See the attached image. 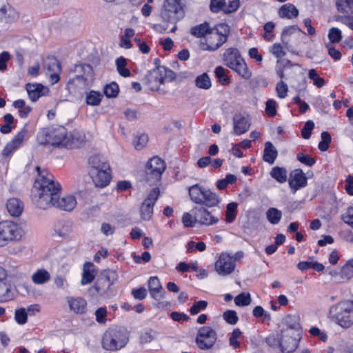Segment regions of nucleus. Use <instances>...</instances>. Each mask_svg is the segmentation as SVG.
Segmentation results:
<instances>
[{
    "mask_svg": "<svg viewBox=\"0 0 353 353\" xmlns=\"http://www.w3.org/2000/svg\"><path fill=\"white\" fill-rule=\"evenodd\" d=\"M37 139L41 144L50 143L53 146L72 148L73 141H71L70 132L63 126L56 127L49 132L46 130L40 132Z\"/></svg>",
    "mask_w": 353,
    "mask_h": 353,
    "instance_id": "2",
    "label": "nucleus"
},
{
    "mask_svg": "<svg viewBox=\"0 0 353 353\" xmlns=\"http://www.w3.org/2000/svg\"><path fill=\"white\" fill-rule=\"evenodd\" d=\"M278 156V151L270 141L265 143L263 159L264 161L273 164Z\"/></svg>",
    "mask_w": 353,
    "mask_h": 353,
    "instance_id": "35",
    "label": "nucleus"
},
{
    "mask_svg": "<svg viewBox=\"0 0 353 353\" xmlns=\"http://www.w3.org/2000/svg\"><path fill=\"white\" fill-rule=\"evenodd\" d=\"M235 259L227 253H221L214 264V270L220 276L232 274L235 269Z\"/></svg>",
    "mask_w": 353,
    "mask_h": 353,
    "instance_id": "12",
    "label": "nucleus"
},
{
    "mask_svg": "<svg viewBox=\"0 0 353 353\" xmlns=\"http://www.w3.org/2000/svg\"><path fill=\"white\" fill-rule=\"evenodd\" d=\"M236 305L243 307L248 306L251 303V296L250 293L242 292L234 298Z\"/></svg>",
    "mask_w": 353,
    "mask_h": 353,
    "instance_id": "52",
    "label": "nucleus"
},
{
    "mask_svg": "<svg viewBox=\"0 0 353 353\" xmlns=\"http://www.w3.org/2000/svg\"><path fill=\"white\" fill-rule=\"evenodd\" d=\"M236 181V176L232 174H228L224 179H221L217 181L216 187L219 190H224L228 185L234 183Z\"/></svg>",
    "mask_w": 353,
    "mask_h": 353,
    "instance_id": "51",
    "label": "nucleus"
},
{
    "mask_svg": "<svg viewBox=\"0 0 353 353\" xmlns=\"http://www.w3.org/2000/svg\"><path fill=\"white\" fill-rule=\"evenodd\" d=\"M164 8L170 14H177L182 12V5L180 0H165Z\"/></svg>",
    "mask_w": 353,
    "mask_h": 353,
    "instance_id": "41",
    "label": "nucleus"
},
{
    "mask_svg": "<svg viewBox=\"0 0 353 353\" xmlns=\"http://www.w3.org/2000/svg\"><path fill=\"white\" fill-rule=\"evenodd\" d=\"M12 106L18 110L19 115L21 118H26L32 111V108L26 104L23 99H18L12 103Z\"/></svg>",
    "mask_w": 353,
    "mask_h": 353,
    "instance_id": "39",
    "label": "nucleus"
},
{
    "mask_svg": "<svg viewBox=\"0 0 353 353\" xmlns=\"http://www.w3.org/2000/svg\"><path fill=\"white\" fill-rule=\"evenodd\" d=\"M69 310L76 314H85L88 310L87 301L81 296H68L65 298Z\"/></svg>",
    "mask_w": 353,
    "mask_h": 353,
    "instance_id": "15",
    "label": "nucleus"
},
{
    "mask_svg": "<svg viewBox=\"0 0 353 353\" xmlns=\"http://www.w3.org/2000/svg\"><path fill=\"white\" fill-rule=\"evenodd\" d=\"M195 85L200 89L208 90L212 87L211 79L208 73L198 75L194 80Z\"/></svg>",
    "mask_w": 353,
    "mask_h": 353,
    "instance_id": "42",
    "label": "nucleus"
},
{
    "mask_svg": "<svg viewBox=\"0 0 353 353\" xmlns=\"http://www.w3.org/2000/svg\"><path fill=\"white\" fill-rule=\"evenodd\" d=\"M203 194V201L201 204H203L208 207H214L219 203L218 196L210 190L205 189Z\"/></svg>",
    "mask_w": 353,
    "mask_h": 353,
    "instance_id": "43",
    "label": "nucleus"
},
{
    "mask_svg": "<svg viewBox=\"0 0 353 353\" xmlns=\"http://www.w3.org/2000/svg\"><path fill=\"white\" fill-rule=\"evenodd\" d=\"M54 283L57 288L61 289L63 290H67L70 285L68 282L66 276L64 275H57L54 279Z\"/></svg>",
    "mask_w": 353,
    "mask_h": 353,
    "instance_id": "60",
    "label": "nucleus"
},
{
    "mask_svg": "<svg viewBox=\"0 0 353 353\" xmlns=\"http://www.w3.org/2000/svg\"><path fill=\"white\" fill-rule=\"evenodd\" d=\"M353 276V259L350 260L341 269V277L350 279Z\"/></svg>",
    "mask_w": 353,
    "mask_h": 353,
    "instance_id": "62",
    "label": "nucleus"
},
{
    "mask_svg": "<svg viewBox=\"0 0 353 353\" xmlns=\"http://www.w3.org/2000/svg\"><path fill=\"white\" fill-rule=\"evenodd\" d=\"M230 68L246 80L250 79L252 77V72L248 69L243 59H239L238 62H235Z\"/></svg>",
    "mask_w": 353,
    "mask_h": 353,
    "instance_id": "33",
    "label": "nucleus"
},
{
    "mask_svg": "<svg viewBox=\"0 0 353 353\" xmlns=\"http://www.w3.org/2000/svg\"><path fill=\"white\" fill-rule=\"evenodd\" d=\"M94 183L99 188H104L110 181L111 176L109 169H101L98 171L92 172L90 174Z\"/></svg>",
    "mask_w": 353,
    "mask_h": 353,
    "instance_id": "20",
    "label": "nucleus"
},
{
    "mask_svg": "<svg viewBox=\"0 0 353 353\" xmlns=\"http://www.w3.org/2000/svg\"><path fill=\"white\" fill-rule=\"evenodd\" d=\"M290 327L281 330L277 335V341L281 351L283 353H292L294 352L301 339L299 332V323L295 321Z\"/></svg>",
    "mask_w": 353,
    "mask_h": 353,
    "instance_id": "4",
    "label": "nucleus"
},
{
    "mask_svg": "<svg viewBox=\"0 0 353 353\" xmlns=\"http://www.w3.org/2000/svg\"><path fill=\"white\" fill-rule=\"evenodd\" d=\"M35 170L37 176L32 191V201L40 209H49L53 199L60 194L61 186L48 170L40 166H36Z\"/></svg>",
    "mask_w": 353,
    "mask_h": 353,
    "instance_id": "1",
    "label": "nucleus"
},
{
    "mask_svg": "<svg viewBox=\"0 0 353 353\" xmlns=\"http://www.w3.org/2000/svg\"><path fill=\"white\" fill-rule=\"evenodd\" d=\"M308 77L313 81V84L317 88H322L325 84V80L319 77L314 69H311L308 71Z\"/></svg>",
    "mask_w": 353,
    "mask_h": 353,
    "instance_id": "54",
    "label": "nucleus"
},
{
    "mask_svg": "<svg viewBox=\"0 0 353 353\" xmlns=\"http://www.w3.org/2000/svg\"><path fill=\"white\" fill-rule=\"evenodd\" d=\"M156 339V332L152 330H148L141 333L140 336V343L141 344L149 343Z\"/></svg>",
    "mask_w": 353,
    "mask_h": 353,
    "instance_id": "64",
    "label": "nucleus"
},
{
    "mask_svg": "<svg viewBox=\"0 0 353 353\" xmlns=\"http://www.w3.org/2000/svg\"><path fill=\"white\" fill-rule=\"evenodd\" d=\"M254 316L256 318H263L264 322L271 320V315L269 312L264 310L261 306H256L252 311Z\"/></svg>",
    "mask_w": 353,
    "mask_h": 353,
    "instance_id": "56",
    "label": "nucleus"
},
{
    "mask_svg": "<svg viewBox=\"0 0 353 353\" xmlns=\"http://www.w3.org/2000/svg\"><path fill=\"white\" fill-rule=\"evenodd\" d=\"M271 176L278 182L283 183L287 181V171L283 168L274 167L270 172Z\"/></svg>",
    "mask_w": 353,
    "mask_h": 353,
    "instance_id": "48",
    "label": "nucleus"
},
{
    "mask_svg": "<svg viewBox=\"0 0 353 353\" xmlns=\"http://www.w3.org/2000/svg\"><path fill=\"white\" fill-rule=\"evenodd\" d=\"M301 34L305 35V33L296 26L285 28L282 32L281 38L283 46L281 43H275L271 46L270 52L276 58L279 59H282L285 56L284 49H289L290 47L291 37Z\"/></svg>",
    "mask_w": 353,
    "mask_h": 353,
    "instance_id": "7",
    "label": "nucleus"
},
{
    "mask_svg": "<svg viewBox=\"0 0 353 353\" xmlns=\"http://www.w3.org/2000/svg\"><path fill=\"white\" fill-rule=\"evenodd\" d=\"M208 302L206 301H199L193 303L192 306L190 308V313L192 315H196L201 311H203L208 307Z\"/></svg>",
    "mask_w": 353,
    "mask_h": 353,
    "instance_id": "57",
    "label": "nucleus"
},
{
    "mask_svg": "<svg viewBox=\"0 0 353 353\" xmlns=\"http://www.w3.org/2000/svg\"><path fill=\"white\" fill-rule=\"evenodd\" d=\"M135 34V31L134 29L128 28L124 30V33L121 36V39L119 42V46L122 48L130 49L132 47V43L131 42V38L133 37Z\"/></svg>",
    "mask_w": 353,
    "mask_h": 353,
    "instance_id": "38",
    "label": "nucleus"
},
{
    "mask_svg": "<svg viewBox=\"0 0 353 353\" xmlns=\"http://www.w3.org/2000/svg\"><path fill=\"white\" fill-rule=\"evenodd\" d=\"M115 65L118 73L123 77H129L131 75L130 71L126 68L127 60L123 57H118L115 61Z\"/></svg>",
    "mask_w": 353,
    "mask_h": 353,
    "instance_id": "45",
    "label": "nucleus"
},
{
    "mask_svg": "<svg viewBox=\"0 0 353 353\" xmlns=\"http://www.w3.org/2000/svg\"><path fill=\"white\" fill-rule=\"evenodd\" d=\"M321 141L319 143V149L321 151H326L331 142V136L327 132H323L321 134Z\"/></svg>",
    "mask_w": 353,
    "mask_h": 353,
    "instance_id": "61",
    "label": "nucleus"
},
{
    "mask_svg": "<svg viewBox=\"0 0 353 353\" xmlns=\"http://www.w3.org/2000/svg\"><path fill=\"white\" fill-rule=\"evenodd\" d=\"M50 273L45 268L37 269L31 276V281L35 285H44L50 281Z\"/></svg>",
    "mask_w": 353,
    "mask_h": 353,
    "instance_id": "30",
    "label": "nucleus"
},
{
    "mask_svg": "<svg viewBox=\"0 0 353 353\" xmlns=\"http://www.w3.org/2000/svg\"><path fill=\"white\" fill-rule=\"evenodd\" d=\"M210 29L208 23H203L198 26H195L190 29V33L196 37H202L210 32Z\"/></svg>",
    "mask_w": 353,
    "mask_h": 353,
    "instance_id": "47",
    "label": "nucleus"
},
{
    "mask_svg": "<svg viewBox=\"0 0 353 353\" xmlns=\"http://www.w3.org/2000/svg\"><path fill=\"white\" fill-rule=\"evenodd\" d=\"M223 318L228 324L230 325H235L239 321V317L236 311L232 310L224 312L223 314Z\"/></svg>",
    "mask_w": 353,
    "mask_h": 353,
    "instance_id": "63",
    "label": "nucleus"
},
{
    "mask_svg": "<svg viewBox=\"0 0 353 353\" xmlns=\"http://www.w3.org/2000/svg\"><path fill=\"white\" fill-rule=\"evenodd\" d=\"M279 14L281 18H296L299 15V10L294 5L287 3L281 7Z\"/></svg>",
    "mask_w": 353,
    "mask_h": 353,
    "instance_id": "36",
    "label": "nucleus"
},
{
    "mask_svg": "<svg viewBox=\"0 0 353 353\" xmlns=\"http://www.w3.org/2000/svg\"><path fill=\"white\" fill-rule=\"evenodd\" d=\"M205 188L199 185H194L189 188L190 196L194 203L201 204L203 201L204 191Z\"/></svg>",
    "mask_w": 353,
    "mask_h": 353,
    "instance_id": "37",
    "label": "nucleus"
},
{
    "mask_svg": "<svg viewBox=\"0 0 353 353\" xmlns=\"http://www.w3.org/2000/svg\"><path fill=\"white\" fill-rule=\"evenodd\" d=\"M172 73L170 69L164 66H158L148 72L145 76V82L151 90H158L167 77Z\"/></svg>",
    "mask_w": 353,
    "mask_h": 353,
    "instance_id": "9",
    "label": "nucleus"
},
{
    "mask_svg": "<svg viewBox=\"0 0 353 353\" xmlns=\"http://www.w3.org/2000/svg\"><path fill=\"white\" fill-rule=\"evenodd\" d=\"M72 231V224L68 221H60L54 226L55 234L63 239L69 238Z\"/></svg>",
    "mask_w": 353,
    "mask_h": 353,
    "instance_id": "28",
    "label": "nucleus"
},
{
    "mask_svg": "<svg viewBox=\"0 0 353 353\" xmlns=\"http://www.w3.org/2000/svg\"><path fill=\"white\" fill-rule=\"evenodd\" d=\"M234 132L240 135L245 133L250 128V123L248 120L241 114H236L233 119Z\"/></svg>",
    "mask_w": 353,
    "mask_h": 353,
    "instance_id": "27",
    "label": "nucleus"
},
{
    "mask_svg": "<svg viewBox=\"0 0 353 353\" xmlns=\"http://www.w3.org/2000/svg\"><path fill=\"white\" fill-rule=\"evenodd\" d=\"M238 204L235 202L230 203L226 207L225 220L228 223L232 222L236 216Z\"/></svg>",
    "mask_w": 353,
    "mask_h": 353,
    "instance_id": "50",
    "label": "nucleus"
},
{
    "mask_svg": "<svg viewBox=\"0 0 353 353\" xmlns=\"http://www.w3.org/2000/svg\"><path fill=\"white\" fill-rule=\"evenodd\" d=\"M128 341V333L126 330L111 327L103 334L102 347L108 351H116L125 347Z\"/></svg>",
    "mask_w": 353,
    "mask_h": 353,
    "instance_id": "5",
    "label": "nucleus"
},
{
    "mask_svg": "<svg viewBox=\"0 0 353 353\" xmlns=\"http://www.w3.org/2000/svg\"><path fill=\"white\" fill-rule=\"evenodd\" d=\"M103 95L99 91L90 90L86 93L85 103L88 105L97 106L101 103Z\"/></svg>",
    "mask_w": 353,
    "mask_h": 353,
    "instance_id": "44",
    "label": "nucleus"
},
{
    "mask_svg": "<svg viewBox=\"0 0 353 353\" xmlns=\"http://www.w3.org/2000/svg\"><path fill=\"white\" fill-rule=\"evenodd\" d=\"M112 283L108 276L97 279L94 285L89 289L92 296H105L110 289Z\"/></svg>",
    "mask_w": 353,
    "mask_h": 353,
    "instance_id": "18",
    "label": "nucleus"
},
{
    "mask_svg": "<svg viewBox=\"0 0 353 353\" xmlns=\"http://www.w3.org/2000/svg\"><path fill=\"white\" fill-rule=\"evenodd\" d=\"M223 57L225 65L229 68L234 65L235 62H238L239 59H243L239 50L234 48L225 50L223 54Z\"/></svg>",
    "mask_w": 353,
    "mask_h": 353,
    "instance_id": "34",
    "label": "nucleus"
},
{
    "mask_svg": "<svg viewBox=\"0 0 353 353\" xmlns=\"http://www.w3.org/2000/svg\"><path fill=\"white\" fill-rule=\"evenodd\" d=\"M335 5L339 12L353 14V0H336Z\"/></svg>",
    "mask_w": 353,
    "mask_h": 353,
    "instance_id": "40",
    "label": "nucleus"
},
{
    "mask_svg": "<svg viewBox=\"0 0 353 353\" xmlns=\"http://www.w3.org/2000/svg\"><path fill=\"white\" fill-rule=\"evenodd\" d=\"M148 142V137L145 134L137 136L133 141L134 148L137 150H142Z\"/></svg>",
    "mask_w": 353,
    "mask_h": 353,
    "instance_id": "59",
    "label": "nucleus"
},
{
    "mask_svg": "<svg viewBox=\"0 0 353 353\" xmlns=\"http://www.w3.org/2000/svg\"><path fill=\"white\" fill-rule=\"evenodd\" d=\"M16 10L10 6H3L0 9V23H10L17 19Z\"/></svg>",
    "mask_w": 353,
    "mask_h": 353,
    "instance_id": "31",
    "label": "nucleus"
},
{
    "mask_svg": "<svg viewBox=\"0 0 353 353\" xmlns=\"http://www.w3.org/2000/svg\"><path fill=\"white\" fill-rule=\"evenodd\" d=\"M43 68L46 70V74L49 76L52 84L57 83L61 73V65L58 60L54 57H48L43 63Z\"/></svg>",
    "mask_w": 353,
    "mask_h": 353,
    "instance_id": "14",
    "label": "nucleus"
},
{
    "mask_svg": "<svg viewBox=\"0 0 353 353\" xmlns=\"http://www.w3.org/2000/svg\"><path fill=\"white\" fill-rule=\"evenodd\" d=\"M192 212L194 216L195 221H197L201 225H211L219 221L217 217L212 215L209 211L203 207L195 208Z\"/></svg>",
    "mask_w": 353,
    "mask_h": 353,
    "instance_id": "17",
    "label": "nucleus"
},
{
    "mask_svg": "<svg viewBox=\"0 0 353 353\" xmlns=\"http://www.w3.org/2000/svg\"><path fill=\"white\" fill-rule=\"evenodd\" d=\"M26 90L30 99L33 102L36 101L40 97L46 94L49 91L48 88L39 83L27 84Z\"/></svg>",
    "mask_w": 353,
    "mask_h": 353,
    "instance_id": "24",
    "label": "nucleus"
},
{
    "mask_svg": "<svg viewBox=\"0 0 353 353\" xmlns=\"http://www.w3.org/2000/svg\"><path fill=\"white\" fill-rule=\"evenodd\" d=\"M88 70V73L86 76L77 75L74 78L71 79L68 82V85H73L77 88L85 89L88 86L89 78L92 77V70L90 65H86Z\"/></svg>",
    "mask_w": 353,
    "mask_h": 353,
    "instance_id": "26",
    "label": "nucleus"
},
{
    "mask_svg": "<svg viewBox=\"0 0 353 353\" xmlns=\"http://www.w3.org/2000/svg\"><path fill=\"white\" fill-rule=\"evenodd\" d=\"M77 201L76 198L72 195H65L60 197L58 196L52 201V208H56L66 212L72 211L77 206Z\"/></svg>",
    "mask_w": 353,
    "mask_h": 353,
    "instance_id": "16",
    "label": "nucleus"
},
{
    "mask_svg": "<svg viewBox=\"0 0 353 353\" xmlns=\"http://www.w3.org/2000/svg\"><path fill=\"white\" fill-rule=\"evenodd\" d=\"M206 249V245L203 241L196 242L194 241H189L186 245V252L192 253L195 251L203 252Z\"/></svg>",
    "mask_w": 353,
    "mask_h": 353,
    "instance_id": "49",
    "label": "nucleus"
},
{
    "mask_svg": "<svg viewBox=\"0 0 353 353\" xmlns=\"http://www.w3.org/2000/svg\"><path fill=\"white\" fill-rule=\"evenodd\" d=\"M6 209L10 216L19 217L23 211L24 204L18 198H10L6 202Z\"/></svg>",
    "mask_w": 353,
    "mask_h": 353,
    "instance_id": "23",
    "label": "nucleus"
},
{
    "mask_svg": "<svg viewBox=\"0 0 353 353\" xmlns=\"http://www.w3.org/2000/svg\"><path fill=\"white\" fill-rule=\"evenodd\" d=\"M160 194L158 188H153L148 194L146 199L142 203L140 208L141 219L145 221L150 220L153 214V208Z\"/></svg>",
    "mask_w": 353,
    "mask_h": 353,
    "instance_id": "13",
    "label": "nucleus"
},
{
    "mask_svg": "<svg viewBox=\"0 0 353 353\" xmlns=\"http://www.w3.org/2000/svg\"><path fill=\"white\" fill-rule=\"evenodd\" d=\"M6 278H0V302L8 301L14 297L12 288L6 283Z\"/></svg>",
    "mask_w": 353,
    "mask_h": 353,
    "instance_id": "32",
    "label": "nucleus"
},
{
    "mask_svg": "<svg viewBox=\"0 0 353 353\" xmlns=\"http://www.w3.org/2000/svg\"><path fill=\"white\" fill-rule=\"evenodd\" d=\"M25 234L23 227L19 223L9 220L0 222V245L19 242Z\"/></svg>",
    "mask_w": 353,
    "mask_h": 353,
    "instance_id": "6",
    "label": "nucleus"
},
{
    "mask_svg": "<svg viewBox=\"0 0 353 353\" xmlns=\"http://www.w3.org/2000/svg\"><path fill=\"white\" fill-rule=\"evenodd\" d=\"M148 289L150 295L157 301L164 298L165 292L163 288L159 279L157 276H151L148 281Z\"/></svg>",
    "mask_w": 353,
    "mask_h": 353,
    "instance_id": "21",
    "label": "nucleus"
},
{
    "mask_svg": "<svg viewBox=\"0 0 353 353\" xmlns=\"http://www.w3.org/2000/svg\"><path fill=\"white\" fill-rule=\"evenodd\" d=\"M97 275L94 265L91 262H86L83 265L81 284L85 285L91 283Z\"/></svg>",
    "mask_w": 353,
    "mask_h": 353,
    "instance_id": "25",
    "label": "nucleus"
},
{
    "mask_svg": "<svg viewBox=\"0 0 353 353\" xmlns=\"http://www.w3.org/2000/svg\"><path fill=\"white\" fill-rule=\"evenodd\" d=\"M329 316L340 327L349 328L353 325V301L345 300L333 305Z\"/></svg>",
    "mask_w": 353,
    "mask_h": 353,
    "instance_id": "3",
    "label": "nucleus"
},
{
    "mask_svg": "<svg viewBox=\"0 0 353 353\" xmlns=\"http://www.w3.org/2000/svg\"><path fill=\"white\" fill-rule=\"evenodd\" d=\"M70 137L73 141L72 148L79 147L85 141V136L83 132L74 131L73 133L70 132Z\"/></svg>",
    "mask_w": 353,
    "mask_h": 353,
    "instance_id": "55",
    "label": "nucleus"
},
{
    "mask_svg": "<svg viewBox=\"0 0 353 353\" xmlns=\"http://www.w3.org/2000/svg\"><path fill=\"white\" fill-rule=\"evenodd\" d=\"M282 217V212L276 208H270L266 212V218L268 221L276 225L279 223Z\"/></svg>",
    "mask_w": 353,
    "mask_h": 353,
    "instance_id": "46",
    "label": "nucleus"
},
{
    "mask_svg": "<svg viewBox=\"0 0 353 353\" xmlns=\"http://www.w3.org/2000/svg\"><path fill=\"white\" fill-rule=\"evenodd\" d=\"M89 174L92 172L98 171L101 169H109L110 165L103 157L99 155H92L88 159Z\"/></svg>",
    "mask_w": 353,
    "mask_h": 353,
    "instance_id": "29",
    "label": "nucleus"
},
{
    "mask_svg": "<svg viewBox=\"0 0 353 353\" xmlns=\"http://www.w3.org/2000/svg\"><path fill=\"white\" fill-rule=\"evenodd\" d=\"M165 170L164 161L158 157L151 158L145 167L146 179L151 183L159 181Z\"/></svg>",
    "mask_w": 353,
    "mask_h": 353,
    "instance_id": "10",
    "label": "nucleus"
},
{
    "mask_svg": "<svg viewBox=\"0 0 353 353\" xmlns=\"http://www.w3.org/2000/svg\"><path fill=\"white\" fill-rule=\"evenodd\" d=\"M227 41V35L217 30H211L205 42L201 43V48L205 51H214Z\"/></svg>",
    "mask_w": 353,
    "mask_h": 353,
    "instance_id": "11",
    "label": "nucleus"
},
{
    "mask_svg": "<svg viewBox=\"0 0 353 353\" xmlns=\"http://www.w3.org/2000/svg\"><path fill=\"white\" fill-rule=\"evenodd\" d=\"M217 339L215 330L210 326H203L197 331L195 342L200 350H208L214 347Z\"/></svg>",
    "mask_w": 353,
    "mask_h": 353,
    "instance_id": "8",
    "label": "nucleus"
},
{
    "mask_svg": "<svg viewBox=\"0 0 353 353\" xmlns=\"http://www.w3.org/2000/svg\"><path fill=\"white\" fill-rule=\"evenodd\" d=\"M306 185L307 178L302 170L296 169L291 172L289 179V185L294 192L304 188Z\"/></svg>",
    "mask_w": 353,
    "mask_h": 353,
    "instance_id": "19",
    "label": "nucleus"
},
{
    "mask_svg": "<svg viewBox=\"0 0 353 353\" xmlns=\"http://www.w3.org/2000/svg\"><path fill=\"white\" fill-rule=\"evenodd\" d=\"M26 130L23 129L19 132L13 139L9 142L4 148L2 154L5 157L11 154L16 149H17L23 143L26 135Z\"/></svg>",
    "mask_w": 353,
    "mask_h": 353,
    "instance_id": "22",
    "label": "nucleus"
},
{
    "mask_svg": "<svg viewBox=\"0 0 353 353\" xmlns=\"http://www.w3.org/2000/svg\"><path fill=\"white\" fill-rule=\"evenodd\" d=\"M119 91V85L114 83L106 85L104 88V94L107 97H115L117 96Z\"/></svg>",
    "mask_w": 353,
    "mask_h": 353,
    "instance_id": "58",
    "label": "nucleus"
},
{
    "mask_svg": "<svg viewBox=\"0 0 353 353\" xmlns=\"http://www.w3.org/2000/svg\"><path fill=\"white\" fill-rule=\"evenodd\" d=\"M327 37L330 40L329 43H338L342 39V32L338 28H331L329 30Z\"/></svg>",
    "mask_w": 353,
    "mask_h": 353,
    "instance_id": "53",
    "label": "nucleus"
}]
</instances>
